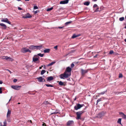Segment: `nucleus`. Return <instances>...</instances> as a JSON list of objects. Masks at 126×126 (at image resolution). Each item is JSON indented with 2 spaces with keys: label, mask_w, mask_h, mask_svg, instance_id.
I'll return each instance as SVG.
<instances>
[{
  "label": "nucleus",
  "mask_w": 126,
  "mask_h": 126,
  "mask_svg": "<svg viewBox=\"0 0 126 126\" xmlns=\"http://www.w3.org/2000/svg\"><path fill=\"white\" fill-rule=\"evenodd\" d=\"M70 75H69L66 72H65L63 74H61L60 75V78L61 79H64V78H67Z\"/></svg>",
  "instance_id": "nucleus-1"
},
{
  "label": "nucleus",
  "mask_w": 126,
  "mask_h": 126,
  "mask_svg": "<svg viewBox=\"0 0 126 126\" xmlns=\"http://www.w3.org/2000/svg\"><path fill=\"white\" fill-rule=\"evenodd\" d=\"M84 111H80L79 112H77L76 114L77 116V119H80V115L81 114L83 113Z\"/></svg>",
  "instance_id": "nucleus-2"
},
{
  "label": "nucleus",
  "mask_w": 126,
  "mask_h": 126,
  "mask_svg": "<svg viewBox=\"0 0 126 126\" xmlns=\"http://www.w3.org/2000/svg\"><path fill=\"white\" fill-rule=\"evenodd\" d=\"M21 51L23 53H26L28 52L30 53H31V51L29 49L25 47L22 48L21 49Z\"/></svg>",
  "instance_id": "nucleus-3"
},
{
  "label": "nucleus",
  "mask_w": 126,
  "mask_h": 126,
  "mask_svg": "<svg viewBox=\"0 0 126 126\" xmlns=\"http://www.w3.org/2000/svg\"><path fill=\"white\" fill-rule=\"evenodd\" d=\"M83 104H77V105L74 106V109L76 110H77L83 107Z\"/></svg>",
  "instance_id": "nucleus-4"
},
{
  "label": "nucleus",
  "mask_w": 126,
  "mask_h": 126,
  "mask_svg": "<svg viewBox=\"0 0 126 126\" xmlns=\"http://www.w3.org/2000/svg\"><path fill=\"white\" fill-rule=\"evenodd\" d=\"M2 59H5L8 61H12L13 60V59L7 56H4L2 57Z\"/></svg>",
  "instance_id": "nucleus-5"
},
{
  "label": "nucleus",
  "mask_w": 126,
  "mask_h": 126,
  "mask_svg": "<svg viewBox=\"0 0 126 126\" xmlns=\"http://www.w3.org/2000/svg\"><path fill=\"white\" fill-rule=\"evenodd\" d=\"M74 124V122L73 120H69L67 123L66 125L67 126H71Z\"/></svg>",
  "instance_id": "nucleus-6"
},
{
  "label": "nucleus",
  "mask_w": 126,
  "mask_h": 126,
  "mask_svg": "<svg viewBox=\"0 0 126 126\" xmlns=\"http://www.w3.org/2000/svg\"><path fill=\"white\" fill-rule=\"evenodd\" d=\"M21 87V86L17 85H13L11 86V88L13 89L17 90H19Z\"/></svg>",
  "instance_id": "nucleus-7"
},
{
  "label": "nucleus",
  "mask_w": 126,
  "mask_h": 126,
  "mask_svg": "<svg viewBox=\"0 0 126 126\" xmlns=\"http://www.w3.org/2000/svg\"><path fill=\"white\" fill-rule=\"evenodd\" d=\"M1 21L2 22L7 23L9 24H11L10 22L8 21V19L7 18H2L1 20Z\"/></svg>",
  "instance_id": "nucleus-8"
},
{
  "label": "nucleus",
  "mask_w": 126,
  "mask_h": 126,
  "mask_svg": "<svg viewBox=\"0 0 126 126\" xmlns=\"http://www.w3.org/2000/svg\"><path fill=\"white\" fill-rule=\"evenodd\" d=\"M88 72V70H84L82 69H81V74L82 76H84L85 74L87 73Z\"/></svg>",
  "instance_id": "nucleus-9"
},
{
  "label": "nucleus",
  "mask_w": 126,
  "mask_h": 126,
  "mask_svg": "<svg viewBox=\"0 0 126 126\" xmlns=\"http://www.w3.org/2000/svg\"><path fill=\"white\" fill-rule=\"evenodd\" d=\"M24 18H30L32 17V16L29 13H27V14L25 15L22 17Z\"/></svg>",
  "instance_id": "nucleus-10"
},
{
  "label": "nucleus",
  "mask_w": 126,
  "mask_h": 126,
  "mask_svg": "<svg viewBox=\"0 0 126 126\" xmlns=\"http://www.w3.org/2000/svg\"><path fill=\"white\" fill-rule=\"evenodd\" d=\"M104 115V113L103 112H102L98 113L96 117L98 118H101Z\"/></svg>",
  "instance_id": "nucleus-11"
},
{
  "label": "nucleus",
  "mask_w": 126,
  "mask_h": 126,
  "mask_svg": "<svg viewBox=\"0 0 126 126\" xmlns=\"http://www.w3.org/2000/svg\"><path fill=\"white\" fill-rule=\"evenodd\" d=\"M69 0H65L61 1L60 2V4H66L68 3Z\"/></svg>",
  "instance_id": "nucleus-12"
},
{
  "label": "nucleus",
  "mask_w": 126,
  "mask_h": 126,
  "mask_svg": "<svg viewBox=\"0 0 126 126\" xmlns=\"http://www.w3.org/2000/svg\"><path fill=\"white\" fill-rule=\"evenodd\" d=\"M47 81H49L52 80L53 79V77L52 76H50L47 78Z\"/></svg>",
  "instance_id": "nucleus-13"
},
{
  "label": "nucleus",
  "mask_w": 126,
  "mask_h": 126,
  "mask_svg": "<svg viewBox=\"0 0 126 126\" xmlns=\"http://www.w3.org/2000/svg\"><path fill=\"white\" fill-rule=\"evenodd\" d=\"M119 114L121 115L122 117L124 119L126 120V115L123 112H120Z\"/></svg>",
  "instance_id": "nucleus-14"
},
{
  "label": "nucleus",
  "mask_w": 126,
  "mask_h": 126,
  "mask_svg": "<svg viewBox=\"0 0 126 126\" xmlns=\"http://www.w3.org/2000/svg\"><path fill=\"white\" fill-rule=\"evenodd\" d=\"M0 25L3 27H2V28L3 29H5L7 28L6 26V25H5L4 24H3V23H0Z\"/></svg>",
  "instance_id": "nucleus-15"
},
{
  "label": "nucleus",
  "mask_w": 126,
  "mask_h": 126,
  "mask_svg": "<svg viewBox=\"0 0 126 126\" xmlns=\"http://www.w3.org/2000/svg\"><path fill=\"white\" fill-rule=\"evenodd\" d=\"M71 68L69 67H68L66 68V71L65 72H71Z\"/></svg>",
  "instance_id": "nucleus-16"
},
{
  "label": "nucleus",
  "mask_w": 126,
  "mask_h": 126,
  "mask_svg": "<svg viewBox=\"0 0 126 126\" xmlns=\"http://www.w3.org/2000/svg\"><path fill=\"white\" fill-rule=\"evenodd\" d=\"M37 79H38V81L40 82H42L43 81V80L44 79V78H43L42 77H40L38 78H37Z\"/></svg>",
  "instance_id": "nucleus-17"
},
{
  "label": "nucleus",
  "mask_w": 126,
  "mask_h": 126,
  "mask_svg": "<svg viewBox=\"0 0 126 126\" xmlns=\"http://www.w3.org/2000/svg\"><path fill=\"white\" fill-rule=\"evenodd\" d=\"M11 114V111L10 110H8L7 115V117L8 118L9 117Z\"/></svg>",
  "instance_id": "nucleus-18"
},
{
  "label": "nucleus",
  "mask_w": 126,
  "mask_h": 126,
  "mask_svg": "<svg viewBox=\"0 0 126 126\" xmlns=\"http://www.w3.org/2000/svg\"><path fill=\"white\" fill-rule=\"evenodd\" d=\"M50 49L49 48H46L44 50L45 53H48L50 51Z\"/></svg>",
  "instance_id": "nucleus-19"
},
{
  "label": "nucleus",
  "mask_w": 126,
  "mask_h": 126,
  "mask_svg": "<svg viewBox=\"0 0 126 126\" xmlns=\"http://www.w3.org/2000/svg\"><path fill=\"white\" fill-rule=\"evenodd\" d=\"M39 58V57H38V58H35L33 57V61L34 62H35L36 61L38 60Z\"/></svg>",
  "instance_id": "nucleus-20"
},
{
  "label": "nucleus",
  "mask_w": 126,
  "mask_h": 126,
  "mask_svg": "<svg viewBox=\"0 0 126 126\" xmlns=\"http://www.w3.org/2000/svg\"><path fill=\"white\" fill-rule=\"evenodd\" d=\"M43 47L42 46H35V49H40Z\"/></svg>",
  "instance_id": "nucleus-21"
},
{
  "label": "nucleus",
  "mask_w": 126,
  "mask_h": 126,
  "mask_svg": "<svg viewBox=\"0 0 126 126\" xmlns=\"http://www.w3.org/2000/svg\"><path fill=\"white\" fill-rule=\"evenodd\" d=\"M29 48L32 50L35 49V46H31L29 47Z\"/></svg>",
  "instance_id": "nucleus-22"
},
{
  "label": "nucleus",
  "mask_w": 126,
  "mask_h": 126,
  "mask_svg": "<svg viewBox=\"0 0 126 126\" xmlns=\"http://www.w3.org/2000/svg\"><path fill=\"white\" fill-rule=\"evenodd\" d=\"M90 3L89 2L86 1L84 3V4L85 5L88 6L89 5Z\"/></svg>",
  "instance_id": "nucleus-23"
},
{
  "label": "nucleus",
  "mask_w": 126,
  "mask_h": 126,
  "mask_svg": "<svg viewBox=\"0 0 126 126\" xmlns=\"http://www.w3.org/2000/svg\"><path fill=\"white\" fill-rule=\"evenodd\" d=\"M55 62H53L51 63H49V64H48L47 65V66H49L51 65H52L54 63H55Z\"/></svg>",
  "instance_id": "nucleus-24"
},
{
  "label": "nucleus",
  "mask_w": 126,
  "mask_h": 126,
  "mask_svg": "<svg viewBox=\"0 0 126 126\" xmlns=\"http://www.w3.org/2000/svg\"><path fill=\"white\" fill-rule=\"evenodd\" d=\"M79 35H76V34H74L72 36V38H75L79 36Z\"/></svg>",
  "instance_id": "nucleus-25"
},
{
  "label": "nucleus",
  "mask_w": 126,
  "mask_h": 126,
  "mask_svg": "<svg viewBox=\"0 0 126 126\" xmlns=\"http://www.w3.org/2000/svg\"><path fill=\"white\" fill-rule=\"evenodd\" d=\"M72 21H70L68 22H66L65 24L66 25H67L72 22Z\"/></svg>",
  "instance_id": "nucleus-26"
},
{
  "label": "nucleus",
  "mask_w": 126,
  "mask_h": 126,
  "mask_svg": "<svg viewBox=\"0 0 126 126\" xmlns=\"http://www.w3.org/2000/svg\"><path fill=\"white\" fill-rule=\"evenodd\" d=\"M121 118H119L117 121V123L121 125Z\"/></svg>",
  "instance_id": "nucleus-27"
},
{
  "label": "nucleus",
  "mask_w": 126,
  "mask_h": 126,
  "mask_svg": "<svg viewBox=\"0 0 126 126\" xmlns=\"http://www.w3.org/2000/svg\"><path fill=\"white\" fill-rule=\"evenodd\" d=\"M46 72V71L45 70H42L41 72V74L43 75Z\"/></svg>",
  "instance_id": "nucleus-28"
},
{
  "label": "nucleus",
  "mask_w": 126,
  "mask_h": 126,
  "mask_svg": "<svg viewBox=\"0 0 126 126\" xmlns=\"http://www.w3.org/2000/svg\"><path fill=\"white\" fill-rule=\"evenodd\" d=\"M107 92V90H106L105 91H104L103 92L99 93V94H104L105 93Z\"/></svg>",
  "instance_id": "nucleus-29"
},
{
  "label": "nucleus",
  "mask_w": 126,
  "mask_h": 126,
  "mask_svg": "<svg viewBox=\"0 0 126 126\" xmlns=\"http://www.w3.org/2000/svg\"><path fill=\"white\" fill-rule=\"evenodd\" d=\"M59 84L61 86L63 85H64L63 83L61 81H60L59 82Z\"/></svg>",
  "instance_id": "nucleus-30"
},
{
  "label": "nucleus",
  "mask_w": 126,
  "mask_h": 126,
  "mask_svg": "<svg viewBox=\"0 0 126 126\" xmlns=\"http://www.w3.org/2000/svg\"><path fill=\"white\" fill-rule=\"evenodd\" d=\"M45 85L47 87H53V86L51 84H45Z\"/></svg>",
  "instance_id": "nucleus-31"
},
{
  "label": "nucleus",
  "mask_w": 126,
  "mask_h": 126,
  "mask_svg": "<svg viewBox=\"0 0 126 126\" xmlns=\"http://www.w3.org/2000/svg\"><path fill=\"white\" fill-rule=\"evenodd\" d=\"M37 55L39 56H40L41 57H42L44 56V54H41L40 53H39L37 54Z\"/></svg>",
  "instance_id": "nucleus-32"
},
{
  "label": "nucleus",
  "mask_w": 126,
  "mask_h": 126,
  "mask_svg": "<svg viewBox=\"0 0 126 126\" xmlns=\"http://www.w3.org/2000/svg\"><path fill=\"white\" fill-rule=\"evenodd\" d=\"M101 100H102V98H99L98 99L97 101V103H96V105H97L98 102H99L100 101H101Z\"/></svg>",
  "instance_id": "nucleus-33"
},
{
  "label": "nucleus",
  "mask_w": 126,
  "mask_h": 126,
  "mask_svg": "<svg viewBox=\"0 0 126 126\" xmlns=\"http://www.w3.org/2000/svg\"><path fill=\"white\" fill-rule=\"evenodd\" d=\"M124 19V17H120L119 19V20L120 21H123Z\"/></svg>",
  "instance_id": "nucleus-34"
},
{
  "label": "nucleus",
  "mask_w": 126,
  "mask_h": 126,
  "mask_svg": "<svg viewBox=\"0 0 126 126\" xmlns=\"http://www.w3.org/2000/svg\"><path fill=\"white\" fill-rule=\"evenodd\" d=\"M4 125L3 126H6L7 125V122L6 120L3 122Z\"/></svg>",
  "instance_id": "nucleus-35"
},
{
  "label": "nucleus",
  "mask_w": 126,
  "mask_h": 126,
  "mask_svg": "<svg viewBox=\"0 0 126 126\" xmlns=\"http://www.w3.org/2000/svg\"><path fill=\"white\" fill-rule=\"evenodd\" d=\"M53 9V7H52L50 8H48L47 10V11H49L52 10Z\"/></svg>",
  "instance_id": "nucleus-36"
},
{
  "label": "nucleus",
  "mask_w": 126,
  "mask_h": 126,
  "mask_svg": "<svg viewBox=\"0 0 126 126\" xmlns=\"http://www.w3.org/2000/svg\"><path fill=\"white\" fill-rule=\"evenodd\" d=\"M97 8L95 10V12H97V11H100V10H99V7L98 6Z\"/></svg>",
  "instance_id": "nucleus-37"
},
{
  "label": "nucleus",
  "mask_w": 126,
  "mask_h": 126,
  "mask_svg": "<svg viewBox=\"0 0 126 126\" xmlns=\"http://www.w3.org/2000/svg\"><path fill=\"white\" fill-rule=\"evenodd\" d=\"M98 7L97 5L96 4H94L93 6L94 8L97 7Z\"/></svg>",
  "instance_id": "nucleus-38"
},
{
  "label": "nucleus",
  "mask_w": 126,
  "mask_h": 126,
  "mask_svg": "<svg viewBox=\"0 0 126 126\" xmlns=\"http://www.w3.org/2000/svg\"><path fill=\"white\" fill-rule=\"evenodd\" d=\"M123 77V75L122 74L120 73L119 74V78H122Z\"/></svg>",
  "instance_id": "nucleus-39"
},
{
  "label": "nucleus",
  "mask_w": 126,
  "mask_h": 126,
  "mask_svg": "<svg viewBox=\"0 0 126 126\" xmlns=\"http://www.w3.org/2000/svg\"><path fill=\"white\" fill-rule=\"evenodd\" d=\"M33 8L34 9H37L38 8V7L37 6H34V7Z\"/></svg>",
  "instance_id": "nucleus-40"
},
{
  "label": "nucleus",
  "mask_w": 126,
  "mask_h": 126,
  "mask_svg": "<svg viewBox=\"0 0 126 126\" xmlns=\"http://www.w3.org/2000/svg\"><path fill=\"white\" fill-rule=\"evenodd\" d=\"M113 53V51L112 50H111L110 51V54H112Z\"/></svg>",
  "instance_id": "nucleus-41"
},
{
  "label": "nucleus",
  "mask_w": 126,
  "mask_h": 126,
  "mask_svg": "<svg viewBox=\"0 0 126 126\" xmlns=\"http://www.w3.org/2000/svg\"><path fill=\"white\" fill-rule=\"evenodd\" d=\"M17 81V79H15L13 80V82H16Z\"/></svg>",
  "instance_id": "nucleus-42"
},
{
  "label": "nucleus",
  "mask_w": 126,
  "mask_h": 126,
  "mask_svg": "<svg viewBox=\"0 0 126 126\" xmlns=\"http://www.w3.org/2000/svg\"><path fill=\"white\" fill-rule=\"evenodd\" d=\"M2 93V88L1 87H0V94H1Z\"/></svg>",
  "instance_id": "nucleus-43"
},
{
  "label": "nucleus",
  "mask_w": 126,
  "mask_h": 126,
  "mask_svg": "<svg viewBox=\"0 0 126 126\" xmlns=\"http://www.w3.org/2000/svg\"><path fill=\"white\" fill-rule=\"evenodd\" d=\"M74 64L73 63H72L71 64V66L72 68H73L74 67Z\"/></svg>",
  "instance_id": "nucleus-44"
},
{
  "label": "nucleus",
  "mask_w": 126,
  "mask_h": 126,
  "mask_svg": "<svg viewBox=\"0 0 126 126\" xmlns=\"http://www.w3.org/2000/svg\"><path fill=\"white\" fill-rule=\"evenodd\" d=\"M57 47L58 46H55L54 47V48L56 50H57Z\"/></svg>",
  "instance_id": "nucleus-45"
},
{
  "label": "nucleus",
  "mask_w": 126,
  "mask_h": 126,
  "mask_svg": "<svg viewBox=\"0 0 126 126\" xmlns=\"http://www.w3.org/2000/svg\"><path fill=\"white\" fill-rule=\"evenodd\" d=\"M6 70L7 71H8L10 72V74H11L12 73V72L9 69H6Z\"/></svg>",
  "instance_id": "nucleus-46"
},
{
  "label": "nucleus",
  "mask_w": 126,
  "mask_h": 126,
  "mask_svg": "<svg viewBox=\"0 0 126 126\" xmlns=\"http://www.w3.org/2000/svg\"><path fill=\"white\" fill-rule=\"evenodd\" d=\"M18 9L19 10H22V9L21 8H20L19 7H18Z\"/></svg>",
  "instance_id": "nucleus-47"
},
{
  "label": "nucleus",
  "mask_w": 126,
  "mask_h": 126,
  "mask_svg": "<svg viewBox=\"0 0 126 126\" xmlns=\"http://www.w3.org/2000/svg\"><path fill=\"white\" fill-rule=\"evenodd\" d=\"M98 55V54H96L95 56L94 57V58H96L97 57V56Z\"/></svg>",
  "instance_id": "nucleus-48"
},
{
  "label": "nucleus",
  "mask_w": 126,
  "mask_h": 126,
  "mask_svg": "<svg viewBox=\"0 0 126 126\" xmlns=\"http://www.w3.org/2000/svg\"><path fill=\"white\" fill-rule=\"evenodd\" d=\"M63 27H59L58 28L60 29H62L63 28Z\"/></svg>",
  "instance_id": "nucleus-49"
},
{
  "label": "nucleus",
  "mask_w": 126,
  "mask_h": 126,
  "mask_svg": "<svg viewBox=\"0 0 126 126\" xmlns=\"http://www.w3.org/2000/svg\"><path fill=\"white\" fill-rule=\"evenodd\" d=\"M49 103L47 102V101H45L44 102V103L46 104H48Z\"/></svg>",
  "instance_id": "nucleus-50"
},
{
  "label": "nucleus",
  "mask_w": 126,
  "mask_h": 126,
  "mask_svg": "<svg viewBox=\"0 0 126 126\" xmlns=\"http://www.w3.org/2000/svg\"><path fill=\"white\" fill-rule=\"evenodd\" d=\"M38 12V11H36L34 12V13L35 14H36Z\"/></svg>",
  "instance_id": "nucleus-51"
},
{
  "label": "nucleus",
  "mask_w": 126,
  "mask_h": 126,
  "mask_svg": "<svg viewBox=\"0 0 126 126\" xmlns=\"http://www.w3.org/2000/svg\"><path fill=\"white\" fill-rule=\"evenodd\" d=\"M125 27H124V28L125 29H126V23L125 24Z\"/></svg>",
  "instance_id": "nucleus-52"
},
{
  "label": "nucleus",
  "mask_w": 126,
  "mask_h": 126,
  "mask_svg": "<svg viewBox=\"0 0 126 126\" xmlns=\"http://www.w3.org/2000/svg\"><path fill=\"white\" fill-rule=\"evenodd\" d=\"M42 126H46V125L45 123H43L42 124Z\"/></svg>",
  "instance_id": "nucleus-53"
},
{
  "label": "nucleus",
  "mask_w": 126,
  "mask_h": 126,
  "mask_svg": "<svg viewBox=\"0 0 126 126\" xmlns=\"http://www.w3.org/2000/svg\"><path fill=\"white\" fill-rule=\"evenodd\" d=\"M2 83V82L1 80H0V84H1Z\"/></svg>",
  "instance_id": "nucleus-54"
},
{
  "label": "nucleus",
  "mask_w": 126,
  "mask_h": 126,
  "mask_svg": "<svg viewBox=\"0 0 126 126\" xmlns=\"http://www.w3.org/2000/svg\"><path fill=\"white\" fill-rule=\"evenodd\" d=\"M43 65L44 66V69H46V67L44 65Z\"/></svg>",
  "instance_id": "nucleus-55"
},
{
  "label": "nucleus",
  "mask_w": 126,
  "mask_h": 126,
  "mask_svg": "<svg viewBox=\"0 0 126 126\" xmlns=\"http://www.w3.org/2000/svg\"><path fill=\"white\" fill-rule=\"evenodd\" d=\"M92 1H96L97 0H92Z\"/></svg>",
  "instance_id": "nucleus-56"
},
{
  "label": "nucleus",
  "mask_w": 126,
  "mask_h": 126,
  "mask_svg": "<svg viewBox=\"0 0 126 126\" xmlns=\"http://www.w3.org/2000/svg\"><path fill=\"white\" fill-rule=\"evenodd\" d=\"M43 80H44L43 81H43L45 82L46 81V80H45V79H43Z\"/></svg>",
  "instance_id": "nucleus-57"
},
{
  "label": "nucleus",
  "mask_w": 126,
  "mask_h": 126,
  "mask_svg": "<svg viewBox=\"0 0 126 126\" xmlns=\"http://www.w3.org/2000/svg\"><path fill=\"white\" fill-rule=\"evenodd\" d=\"M42 67H40L39 68V69H41L42 68Z\"/></svg>",
  "instance_id": "nucleus-58"
},
{
  "label": "nucleus",
  "mask_w": 126,
  "mask_h": 126,
  "mask_svg": "<svg viewBox=\"0 0 126 126\" xmlns=\"http://www.w3.org/2000/svg\"><path fill=\"white\" fill-rule=\"evenodd\" d=\"M25 0L26 1H29L30 0Z\"/></svg>",
  "instance_id": "nucleus-59"
},
{
  "label": "nucleus",
  "mask_w": 126,
  "mask_h": 126,
  "mask_svg": "<svg viewBox=\"0 0 126 126\" xmlns=\"http://www.w3.org/2000/svg\"><path fill=\"white\" fill-rule=\"evenodd\" d=\"M55 113H56V112H54V113H51V114H53V113L55 114Z\"/></svg>",
  "instance_id": "nucleus-60"
},
{
  "label": "nucleus",
  "mask_w": 126,
  "mask_h": 126,
  "mask_svg": "<svg viewBox=\"0 0 126 126\" xmlns=\"http://www.w3.org/2000/svg\"><path fill=\"white\" fill-rule=\"evenodd\" d=\"M11 98H10V99H9V102L10 101V100H11Z\"/></svg>",
  "instance_id": "nucleus-61"
},
{
  "label": "nucleus",
  "mask_w": 126,
  "mask_h": 126,
  "mask_svg": "<svg viewBox=\"0 0 126 126\" xmlns=\"http://www.w3.org/2000/svg\"><path fill=\"white\" fill-rule=\"evenodd\" d=\"M124 41H125V42H126V39H125V40H124Z\"/></svg>",
  "instance_id": "nucleus-62"
},
{
  "label": "nucleus",
  "mask_w": 126,
  "mask_h": 126,
  "mask_svg": "<svg viewBox=\"0 0 126 126\" xmlns=\"http://www.w3.org/2000/svg\"><path fill=\"white\" fill-rule=\"evenodd\" d=\"M18 104H20V103H18Z\"/></svg>",
  "instance_id": "nucleus-63"
},
{
  "label": "nucleus",
  "mask_w": 126,
  "mask_h": 126,
  "mask_svg": "<svg viewBox=\"0 0 126 126\" xmlns=\"http://www.w3.org/2000/svg\"><path fill=\"white\" fill-rule=\"evenodd\" d=\"M43 66V65H42L41 67H42Z\"/></svg>",
  "instance_id": "nucleus-64"
}]
</instances>
